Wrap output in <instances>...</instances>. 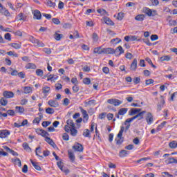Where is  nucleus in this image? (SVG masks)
I'll list each match as a JSON object with an SVG mask.
<instances>
[{
    "label": "nucleus",
    "instance_id": "obj_1",
    "mask_svg": "<svg viewBox=\"0 0 177 177\" xmlns=\"http://www.w3.org/2000/svg\"><path fill=\"white\" fill-rule=\"evenodd\" d=\"M146 114V111H142L136 115L135 116L132 117L131 118H128L124 121V125H126L125 127V132L129 129L131 127V124L129 122H132L134 120L138 119V121H140V120H143L144 115Z\"/></svg>",
    "mask_w": 177,
    "mask_h": 177
},
{
    "label": "nucleus",
    "instance_id": "obj_2",
    "mask_svg": "<svg viewBox=\"0 0 177 177\" xmlns=\"http://www.w3.org/2000/svg\"><path fill=\"white\" fill-rule=\"evenodd\" d=\"M124 131L125 128L124 127V126H121L120 130L117 136L118 138H115L117 145H122V142H124V137H122V133H124Z\"/></svg>",
    "mask_w": 177,
    "mask_h": 177
},
{
    "label": "nucleus",
    "instance_id": "obj_3",
    "mask_svg": "<svg viewBox=\"0 0 177 177\" xmlns=\"http://www.w3.org/2000/svg\"><path fill=\"white\" fill-rule=\"evenodd\" d=\"M143 13H145L147 16L151 17V16H157V11L156 10H151L147 7L142 8Z\"/></svg>",
    "mask_w": 177,
    "mask_h": 177
},
{
    "label": "nucleus",
    "instance_id": "obj_4",
    "mask_svg": "<svg viewBox=\"0 0 177 177\" xmlns=\"http://www.w3.org/2000/svg\"><path fill=\"white\" fill-rule=\"evenodd\" d=\"M29 41L39 48H44V46H45V44L42 41H39L38 39H35L33 36L29 37Z\"/></svg>",
    "mask_w": 177,
    "mask_h": 177
},
{
    "label": "nucleus",
    "instance_id": "obj_5",
    "mask_svg": "<svg viewBox=\"0 0 177 177\" xmlns=\"http://www.w3.org/2000/svg\"><path fill=\"white\" fill-rule=\"evenodd\" d=\"M80 110L83 115V122L86 123L88 122V120H89V116L88 115V113L84 109H82V106L80 107Z\"/></svg>",
    "mask_w": 177,
    "mask_h": 177
},
{
    "label": "nucleus",
    "instance_id": "obj_6",
    "mask_svg": "<svg viewBox=\"0 0 177 177\" xmlns=\"http://www.w3.org/2000/svg\"><path fill=\"white\" fill-rule=\"evenodd\" d=\"M107 103L109 104H113V106H120V104H122V102L118 99H109L107 100Z\"/></svg>",
    "mask_w": 177,
    "mask_h": 177
},
{
    "label": "nucleus",
    "instance_id": "obj_7",
    "mask_svg": "<svg viewBox=\"0 0 177 177\" xmlns=\"http://www.w3.org/2000/svg\"><path fill=\"white\" fill-rule=\"evenodd\" d=\"M0 13L3 15V16H6V17H10V12H9V10H8V9H6V8L3 6L0 8Z\"/></svg>",
    "mask_w": 177,
    "mask_h": 177
},
{
    "label": "nucleus",
    "instance_id": "obj_8",
    "mask_svg": "<svg viewBox=\"0 0 177 177\" xmlns=\"http://www.w3.org/2000/svg\"><path fill=\"white\" fill-rule=\"evenodd\" d=\"M142 109H136V108H132L129 111V115H136L137 114H139V113H141Z\"/></svg>",
    "mask_w": 177,
    "mask_h": 177
},
{
    "label": "nucleus",
    "instance_id": "obj_9",
    "mask_svg": "<svg viewBox=\"0 0 177 177\" xmlns=\"http://www.w3.org/2000/svg\"><path fill=\"white\" fill-rule=\"evenodd\" d=\"M124 53V48H122V46H119L118 48L114 50V54L115 56H121Z\"/></svg>",
    "mask_w": 177,
    "mask_h": 177
},
{
    "label": "nucleus",
    "instance_id": "obj_10",
    "mask_svg": "<svg viewBox=\"0 0 177 177\" xmlns=\"http://www.w3.org/2000/svg\"><path fill=\"white\" fill-rule=\"evenodd\" d=\"M145 120L148 125H151V124H153V115L151 114V113H148L147 114Z\"/></svg>",
    "mask_w": 177,
    "mask_h": 177
},
{
    "label": "nucleus",
    "instance_id": "obj_11",
    "mask_svg": "<svg viewBox=\"0 0 177 177\" xmlns=\"http://www.w3.org/2000/svg\"><path fill=\"white\" fill-rule=\"evenodd\" d=\"M8 135H10V131L8 130H1L0 131V138L1 139H5Z\"/></svg>",
    "mask_w": 177,
    "mask_h": 177
},
{
    "label": "nucleus",
    "instance_id": "obj_12",
    "mask_svg": "<svg viewBox=\"0 0 177 177\" xmlns=\"http://www.w3.org/2000/svg\"><path fill=\"white\" fill-rule=\"evenodd\" d=\"M33 18L37 20H41L42 19V15H41V12L38 10H35L33 13Z\"/></svg>",
    "mask_w": 177,
    "mask_h": 177
},
{
    "label": "nucleus",
    "instance_id": "obj_13",
    "mask_svg": "<svg viewBox=\"0 0 177 177\" xmlns=\"http://www.w3.org/2000/svg\"><path fill=\"white\" fill-rule=\"evenodd\" d=\"M130 68L131 71H136V69L138 68V59H136V58L133 60Z\"/></svg>",
    "mask_w": 177,
    "mask_h": 177
},
{
    "label": "nucleus",
    "instance_id": "obj_14",
    "mask_svg": "<svg viewBox=\"0 0 177 177\" xmlns=\"http://www.w3.org/2000/svg\"><path fill=\"white\" fill-rule=\"evenodd\" d=\"M73 149H74L76 151H80V153L84 151V147H82V145L80 143H77L73 146Z\"/></svg>",
    "mask_w": 177,
    "mask_h": 177
},
{
    "label": "nucleus",
    "instance_id": "obj_15",
    "mask_svg": "<svg viewBox=\"0 0 177 177\" xmlns=\"http://www.w3.org/2000/svg\"><path fill=\"white\" fill-rule=\"evenodd\" d=\"M3 95L4 97H6V99H12V97L15 96V93L12 91H4Z\"/></svg>",
    "mask_w": 177,
    "mask_h": 177
},
{
    "label": "nucleus",
    "instance_id": "obj_16",
    "mask_svg": "<svg viewBox=\"0 0 177 177\" xmlns=\"http://www.w3.org/2000/svg\"><path fill=\"white\" fill-rule=\"evenodd\" d=\"M48 106H50L51 107H59V102L55 100H48Z\"/></svg>",
    "mask_w": 177,
    "mask_h": 177
},
{
    "label": "nucleus",
    "instance_id": "obj_17",
    "mask_svg": "<svg viewBox=\"0 0 177 177\" xmlns=\"http://www.w3.org/2000/svg\"><path fill=\"white\" fill-rule=\"evenodd\" d=\"M93 53H97V55H102V53H104V48L102 47L95 48Z\"/></svg>",
    "mask_w": 177,
    "mask_h": 177
},
{
    "label": "nucleus",
    "instance_id": "obj_18",
    "mask_svg": "<svg viewBox=\"0 0 177 177\" xmlns=\"http://www.w3.org/2000/svg\"><path fill=\"white\" fill-rule=\"evenodd\" d=\"M39 117L35 118L33 120V124H39L41 122V120L44 118V115H42V113H38Z\"/></svg>",
    "mask_w": 177,
    "mask_h": 177
},
{
    "label": "nucleus",
    "instance_id": "obj_19",
    "mask_svg": "<svg viewBox=\"0 0 177 177\" xmlns=\"http://www.w3.org/2000/svg\"><path fill=\"white\" fill-rule=\"evenodd\" d=\"M49 92H50V87L44 86L42 88V93L45 95V97L49 95Z\"/></svg>",
    "mask_w": 177,
    "mask_h": 177
},
{
    "label": "nucleus",
    "instance_id": "obj_20",
    "mask_svg": "<svg viewBox=\"0 0 177 177\" xmlns=\"http://www.w3.org/2000/svg\"><path fill=\"white\" fill-rule=\"evenodd\" d=\"M137 41L138 42H144V44H146V45H148V46H151V45H153V44L150 43V40L147 39H137Z\"/></svg>",
    "mask_w": 177,
    "mask_h": 177
},
{
    "label": "nucleus",
    "instance_id": "obj_21",
    "mask_svg": "<svg viewBox=\"0 0 177 177\" xmlns=\"http://www.w3.org/2000/svg\"><path fill=\"white\" fill-rule=\"evenodd\" d=\"M104 53L107 55H114V49L111 48H104Z\"/></svg>",
    "mask_w": 177,
    "mask_h": 177
},
{
    "label": "nucleus",
    "instance_id": "obj_22",
    "mask_svg": "<svg viewBox=\"0 0 177 177\" xmlns=\"http://www.w3.org/2000/svg\"><path fill=\"white\" fill-rule=\"evenodd\" d=\"M45 140L46 142H47V143H48V145H50V146H52L53 147H55L56 146V144L55 143V142H53V140L50 139V138L46 137Z\"/></svg>",
    "mask_w": 177,
    "mask_h": 177
},
{
    "label": "nucleus",
    "instance_id": "obj_23",
    "mask_svg": "<svg viewBox=\"0 0 177 177\" xmlns=\"http://www.w3.org/2000/svg\"><path fill=\"white\" fill-rule=\"evenodd\" d=\"M104 21L106 24H107V26H114L115 24L114 22H113V21H111L109 17H105L104 19Z\"/></svg>",
    "mask_w": 177,
    "mask_h": 177
},
{
    "label": "nucleus",
    "instance_id": "obj_24",
    "mask_svg": "<svg viewBox=\"0 0 177 177\" xmlns=\"http://www.w3.org/2000/svg\"><path fill=\"white\" fill-rule=\"evenodd\" d=\"M30 161L34 168L37 169V171H41V167L38 165L36 162H34L32 159H30Z\"/></svg>",
    "mask_w": 177,
    "mask_h": 177
},
{
    "label": "nucleus",
    "instance_id": "obj_25",
    "mask_svg": "<svg viewBox=\"0 0 177 177\" xmlns=\"http://www.w3.org/2000/svg\"><path fill=\"white\" fill-rule=\"evenodd\" d=\"M135 20H136L137 21H143V20H145V15H138L135 17Z\"/></svg>",
    "mask_w": 177,
    "mask_h": 177
},
{
    "label": "nucleus",
    "instance_id": "obj_26",
    "mask_svg": "<svg viewBox=\"0 0 177 177\" xmlns=\"http://www.w3.org/2000/svg\"><path fill=\"white\" fill-rule=\"evenodd\" d=\"M120 115H125L128 113V108H122L118 111Z\"/></svg>",
    "mask_w": 177,
    "mask_h": 177
},
{
    "label": "nucleus",
    "instance_id": "obj_27",
    "mask_svg": "<svg viewBox=\"0 0 177 177\" xmlns=\"http://www.w3.org/2000/svg\"><path fill=\"white\" fill-rule=\"evenodd\" d=\"M26 68H27V70H30V68L32 70H35V68H37V66L35 64L29 63L26 66Z\"/></svg>",
    "mask_w": 177,
    "mask_h": 177
},
{
    "label": "nucleus",
    "instance_id": "obj_28",
    "mask_svg": "<svg viewBox=\"0 0 177 177\" xmlns=\"http://www.w3.org/2000/svg\"><path fill=\"white\" fill-rule=\"evenodd\" d=\"M128 154H129V151L123 149L120 151L119 156L122 158L126 157V156H128Z\"/></svg>",
    "mask_w": 177,
    "mask_h": 177
},
{
    "label": "nucleus",
    "instance_id": "obj_29",
    "mask_svg": "<svg viewBox=\"0 0 177 177\" xmlns=\"http://www.w3.org/2000/svg\"><path fill=\"white\" fill-rule=\"evenodd\" d=\"M68 154L69 156V158L72 162H74L75 161V156H74V153H73L71 151H68Z\"/></svg>",
    "mask_w": 177,
    "mask_h": 177
},
{
    "label": "nucleus",
    "instance_id": "obj_30",
    "mask_svg": "<svg viewBox=\"0 0 177 177\" xmlns=\"http://www.w3.org/2000/svg\"><path fill=\"white\" fill-rule=\"evenodd\" d=\"M54 38L56 39V41H60L62 38H63V35L62 34H59V32H55L54 34Z\"/></svg>",
    "mask_w": 177,
    "mask_h": 177
},
{
    "label": "nucleus",
    "instance_id": "obj_31",
    "mask_svg": "<svg viewBox=\"0 0 177 177\" xmlns=\"http://www.w3.org/2000/svg\"><path fill=\"white\" fill-rule=\"evenodd\" d=\"M166 124H167V122H165V121H164L160 124H159L156 128L157 132H160V131H161L162 129V128H164V127H165Z\"/></svg>",
    "mask_w": 177,
    "mask_h": 177
},
{
    "label": "nucleus",
    "instance_id": "obj_32",
    "mask_svg": "<svg viewBox=\"0 0 177 177\" xmlns=\"http://www.w3.org/2000/svg\"><path fill=\"white\" fill-rule=\"evenodd\" d=\"M15 111L19 114H23L24 113V108L23 106H16Z\"/></svg>",
    "mask_w": 177,
    "mask_h": 177
},
{
    "label": "nucleus",
    "instance_id": "obj_33",
    "mask_svg": "<svg viewBox=\"0 0 177 177\" xmlns=\"http://www.w3.org/2000/svg\"><path fill=\"white\" fill-rule=\"evenodd\" d=\"M83 136H84V138H91V131H89V129H86L84 130Z\"/></svg>",
    "mask_w": 177,
    "mask_h": 177
},
{
    "label": "nucleus",
    "instance_id": "obj_34",
    "mask_svg": "<svg viewBox=\"0 0 177 177\" xmlns=\"http://www.w3.org/2000/svg\"><path fill=\"white\" fill-rule=\"evenodd\" d=\"M46 3L48 5L50 8H55L56 6V3H53L50 0H46Z\"/></svg>",
    "mask_w": 177,
    "mask_h": 177
},
{
    "label": "nucleus",
    "instance_id": "obj_35",
    "mask_svg": "<svg viewBox=\"0 0 177 177\" xmlns=\"http://www.w3.org/2000/svg\"><path fill=\"white\" fill-rule=\"evenodd\" d=\"M160 62H169L171 60V57L169 55L162 56L160 59Z\"/></svg>",
    "mask_w": 177,
    "mask_h": 177
},
{
    "label": "nucleus",
    "instance_id": "obj_36",
    "mask_svg": "<svg viewBox=\"0 0 177 177\" xmlns=\"http://www.w3.org/2000/svg\"><path fill=\"white\" fill-rule=\"evenodd\" d=\"M24 92V93H26V95L31 93L32 92V88H31V87L30 86H25Z\"/></svg>",
    "mask_w": 177,
    "mask_h": 177
},
{
    "label": "nucleus",
    "instance_id": "obj_37",
    "mask_svg": "<svg viewBox=\"0 0 177 177\" xmlns=\"http://www.w3.org/2000/svg\"><path fill=\"white\" fill-rule=\"evenodd\" d=\"M169 147H170V149H176L177 142L176 141H172V142H169Z\"/></svg>",
    "mask_w": 177,
    "mask_h": 177
},
{
    "label": "nucleus",
    "instance_id": "obj_38",
    "mask_svg": "<svg viewBox=\"0 0 177 177\" xmlns=\"http://www.w3.org/2000/svg\"><path fill=\"white\" fill-rule=\"evenodd\" d=\"M11 46L14 48V49H20L21 48V44L12 43Z\"/></svg>",
    "mask_w": 177,
    "mask_h": 177
},
{
    "label": "nucleus",
    "instance_id": "obj_39",
    "mask_svg": "<svg viewBox=\"0 0 177 177\" xmlns=\"http://www.w3.org/2000/svg\"><path fill=\"white\" fill-rule=\"evenodd\" d=\"M120 42H121V39L120 38L112 39L111 40V44H113V45H117V44H120Z\"/></svg>",
    "mask_w": 177,
    "mask_h": 177
},
{
    "label": "nucleus",
    "instance_id": "obj_40",
    "mask_svg": "<svg viewBox=\"0 0 177 177\" xmlns=\"http://www.w3.org/2000/svg\"><path fill=\"white\" fill-rule=\"evenodd\" d=\"M39 153H41V147L36 148L35 154H36V156H37V157H40V158H44V156L39 155Z\"/></svg>",
    "mask_w": 177,
    "mask_h": 177
},
{
    "label": "nucleus",
    "instance_id": "obj_41",
    "mask_svg": "<svg viewBox=\"0 0 177 177\" xmlns=\"http://www.w3.org/2000/svg\"><path fill=\"white\" fill-rule=\"evenodd\" d=\"M36 75H37V77H43L44 76V71L42 69H37L36 70Z\"/></svg>",
    "mask_w": 177,
    "mask_h": 177
},
{
    "label": "nucleus",
    "instance_id": "obj_42",
    "mask_svg": "<svg viewBox=\"0 0 177 177\" xmlns=\"http://www.w3.org/2000/svg\"><path fill=\"white\" fill-rule=\"evenodd\" d=\"M77 133H78V131L75 129V127H72L71 129V135L72 136H77Z\"/></svg>",
    "mask_w": 177,
    "mask_h": 177
},
{
    "label": "nucleus",
    "instance_id": "obj_43",
    "mask_svg": "<svg viewBox=\"0 0 177 177\" xmlns=\"http://www.w3.org/2000/svg\"><path fill=\"white\" fill-rule=\"evenodd\" d=\"M18 18L19 21H26V15L24 13L21 12L18 15Z\"/></svg>",
    "mask_w": 177,
    "mask_h": 177
},
{
    "label": "nucleus",
    "instance_id": "obj_44",
    "mask_svg": "<svg viewBox=\"0 0 177 177\" xmlns=\"http://www.w3.org/2000/svg\"><path fill=\"white\" fill-rule=\"evenodd\" d=\"M66 123L68 125H69L70 127H71L72 128H75V124H74V122L73 121V120L71 119H68L66 121Z\"/></svg>",
    "mask_w": 177,
    "mask_h": 177
},
{
    "label": "nucleus",
    "instance_id": "obj_45",
    "mask_svg": "<svg viewBox=\"0 0 177 177\" xmlns=\"http://www.w3.org/2000/svg\"><path fill=\"white\" fill-rule=\"evenodd\" d=\"M97 13H100V15H102V16H106L107 15V11L104 9H98L97 10Z\"/></svg>",
    "mask_w": 177,
    "mask_h": 177
},
{
    "label": "nucleus",
    "instance_id": "obj_46",
    "mask_svg": "<svg viewBox=\"0 0 177 177\" xmlns=\"http://www.w3.org/2000/svg\"><path fill=\"white\" fill-rule=\"evenodd\" d=\"M59 76L53 75L50 78H47V81H53V82H55V81H56V80H57Z\"/></svg>",
    "mask_w": 177,
    "mask_h": 177
},
{
    "label": "nucleus",
    "instance_id": "obj_47",
    "mask_svg": "<svg viewBox=\"0 0 177 177\" xmlns=\"http://www.w3.org/2000/svg\"><path fill=\"white\" fill-rule=\"evenodd\" d=\"M23 147L27 151H30L31 150V148H30V146H28V143L24 142L23 143Z\"/></svg>",
    "mask_w": 177,
    "mask_h": 177
},
{
    "label": "nucleus",
    "instance_id": "obj_48",
    "mask_svg": "<svg viewBox=\"0 0 177 177\" xmlns=\"http://www.w3.org/2000/svg\"><path fill=\"white\" fill-rule=\"evenodd\" d=\"M169 164H177V159H175V158H169Z\"/></svg>",
    "mask_w": 177,
    "mask_h": 177
},
{
    "label": "nucleus",
    "instance_id": "obj_49",
    "mask_svg": "<svg viewBox=\"0 0 177 177\" xmlns=\"http://www.w3.org/2000/svg\"><path fill=\"white\" fill-rule=\"evenodd\" d=\"M46 113L47 114H53L55 113V109H53L52 108H47L46 109Z\"/></svg>",
    "mask_w": 177,
    "mask_h": 177
},
{
    "label": "nucleus",
    "instance_id": "obj_50",
    "mask_svg": "<svg viewBox=\"0 0 177 177\" xmlns=\"http://www.w3.org/2000/svg\"><path fill=\"white\" fill-rule=\"evenodd\" d=\"M0 104L1 106H6V104H8V101L6 99L3 97L0 100Z\"/></svg>",
    "mask_w": 177,
    "mask_h": 177
},
{
    "label": "nucleus",
    "instance_id": "obj_51",
    "mask_svg": "<svg viewBox=\"0 0 177 177\" xmlns=\"http://www.w3.org/2000/svg\"><path fill=\"white\" fill-rule=\"evenodd\" d=\"M83 82L85 84V85H89L91 84V79L89 77H85L83 80Z\"/></svg>",
    "mask_w": 177,
    "mask_h": 177
},
{
    "label": "nucleus",
    "instance_id": "obj_52",
    "mask_svg": "<svg viewBox=\"0 0 177 177\" xmlns=\"http://www.w3.org/2000/svg\"><path fill=\"white\" fill-rule=\"evenodd\" d=\"M4 38L5 39H6L7 41H12V35H10V33H6L4 35Z\"/></svg>",
    "mask_w": 177,
    "mask_h": 177
},
{
    "label": "nucleus",
    "instance_id": "obj_53",
    "mask_svg": "<svg viewBox=\"0 0 177 177\" xmlns=\"http://www.w3.org/2000/svg\"><path fill=\"white\" fill-rule=\"evenodd\" d=\"M40 135L41 136H43V138H46L48 136H49V133H47L45 130H42Z\"/></svg>",
    "mask_w": 177,
    "mask_h": 177
},
{
    "label": "nucleus",
    "instance_id": "obj_54",
    "mask_svg": "<svg viewBox=\"0 0 177 177\" xmlns=\"http://www.w3.org/2000/svg\"><path fill=\"white\" fill-rule=\"evenodd\" d=\"M14 162H16L18 167H21V160H20L19 158H15Z\"/></svg>",
    "mask_w": 177,
    "mask_h": 177
},
{
    "label": "nucleus",
    "instance_id": "obj_55",
    "mask_svg": "<svg viewBox=\"0 0 177 177\" xmlns=\"http://www.w3.org/2000/svg\"><path fill=\"white\" fill-rule=\"evenodd\" d=\"M55 89H57V91H60V89H62V88H63V85H62V84H60V83L55 84Z\"/></svg>",
    "mask_w": 177,
    "mask_h": 177
},
{
    "label": "nucleus",
    "instance_id": "obj_56",
    "mask_svg": "<svg viewBox=\"0 0 177 177\" xmlns=\"http://www.w3.org/2000/svg\"><path fill=\"white\" fill-rule=\"evenodd\" d=\"M51 122L49 121H44L42 122L41 125L44 127V128H46V127H48V125H50Z\"/></svg>",
    "mask_w": 177,
    "mask_h": 177
},
{
    "label": "nucleus",
    "instance_id": "obj_57",
    "mask_svg": "<svg viewBox=\"0 0 177 177\" xmlns=\"http://www.w3.org/2000/svg\"><path fill=\"white\" fill-rule=\"evenodd\" d=\"M151 84H154V80L153 79H149V80H145L146 85H151Z\"/></svg>",
    "mask_w": 177,
    "mask_h": 177
},
{
    "label": "nucleus",
    "instance_id": "obj_58",
    "mask_svg": "<svg viewBox=\"0 0 177 177\" xmlns=\"http://www.w3.org/2000/svg\"><path fill=\"white\" fill-rule=\"evenodd\" d=\"M43 52H44L47 55H50V53H52V51L50 50V48H43Z\"/></svg>",
    "mask_w": 177,
    "mask_h": 177
},
{
    "label": "nucleus",
    "instance_id": "obj_59",
    "mask_svg": "<svg viewBox=\"0 0 177 177\" xmlns=\"http://www.w3.org/2000/svg\"><path fill=\"white\" fill-rule=\"evenodd\" d=\"M18 77L23 80L24 78H26V73H24V72H19L18 73Z\"/></svg>",
    "mask_w": 177,
    "mask_h": 177
},
{
    "label": "nucleus",
    "instance_id": "obj_60",
    "mask_svg": "<svg viewBox=\"0 0 177 177\" xmlns=\"http://www.w3.org/2000/svg\"><path fill=\"white\" fill-rule=\"evenodd\" d=\"M122 19H124V13L123 12H119L118 15V17L117 19L118 20H122Z\"/></svg>",
    "mask_w": 177,
    "mask_h": 177
},
{
    "label": "nucleus",
    "instance_id": "obj_61",
    "mask_svg": "<svg viewBox=\"0 0 177 177\" xmlns=\"http://www.w3.org/2000/svg\"><path fill=\"white\" fill-rule=\"evenodd\" d=\"M52 21L53 23H54V24H57V25L60 24V20H59V19L57 18H53Z\"/></svg>",
    "mask_w": 177,
    "mask_h": 177
},
{
    "label": "nucleus",
    "instance_id": "obj_62",
    "mask_svg": "<svg viewBox=\"0 0 177 177\" xmlns=\"http://www.w3.org/2000/svg\"><path fill=\"white\" fill-rule=\"evenodd\" d=\"M62 139H63L64 140H69L70 137L68 136V134H67V133H64L63 134Z\"/></svg>",
    "mask_w": 177,
    "mask_h": 177
},
{
    "label": "nucleus",
    "instance_id": "obj_63",
    "mask_svg": "<svg viewBox=\"0 0 177 177\" xmlns=\"http://www.w3.org/2000/svg\"><path fill=\"white\" fill-rule=\"evenodd\" d=\"M7 114H8V115L15 116V115H16V112H15V111H13V110H8L7 111Z\"/></svg>",
    "mask_w": 177,
    "mask_h": 177
},
{
    "label": "nucleus",
    "instance_id": "obj_64",
    "mask_svg": "<svg viewBox=\"0 0 177 177\" xmlns=\"http://www.w3.org/2000/svg\"><path fill=\"white\" fill-rule=\"evenodd\" d=\"M133 81V84L136 85L139 84V82H140V77H134Z\"/></svg>",
    "mask_w": 177,
    "mask_h": 177
}]
</instances>
